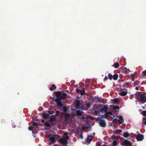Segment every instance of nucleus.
<instances>
[{
    "mask_svg": "<svg viewBox=\"0 0 146 146\" xmlns=\"http://www.w3.org/2000/svg\"><path fill=\"white\" fill-rule=\"evenodd\" d=\"M135 98L139 102L144 103L146 102V93L142 92H138L136 94Z\"/></svg>",
    "mask_w": 146,
    "mask_h": 146,
    "instance_id": "nucleus-1",
    "label": "nucleus"
},
{
    "mask_svg": "<svg viewBox=\"0 0 146 146\" xmlns=\"http://www.w3.org/2000/svg\"><path fill=\"white\" fill-rule=\"evenodd\" d=\"M51 135V134H50L48 136V137H49L50 140L51 142V143H49V145H51L52 143H54L56 142L55 137H56V138H59L60 137V136L57 135H53V136L50 137Z\"/></svg>",
    "mask_w": 146,
    "mask_h": 146,
    "instance_id": "nucleus-2",
    "label": "nucleus"
},
{
    "mask_svg": "<svg viewBox=\"0 0 146 146\" xmlns=\"http://www.w3.org/2000/svg\"><path fill=\"white\" fill-rule=\"evenodd\" d=\"M97 120L99 121L98 123L100 126L103 127H104L106 126V124L105 120L98 118Z\"/></svg>",
    "mask_w": 146,
    "mask_h": 146,
    "instance_id": "nucleus-3",
    "label": "nucleus"
},
{
    "mask_svg": "<svg viewBox=\"0 0 146 146\" xmlns=\"http://www.w3.org/2000/svg\"><path fill=\"white\" fill-rule=\"evenodd\" d=\"M38 123L35 122H34L33 124V127L35 129L34 130L32 131V133L33 134L36 133L38 130Z\"/></svg>",
    "mask_w": 146,
    "mask_h": 146,
    "instance_id": "nucleus-4",
    "label": "nucleus"
},
{
    "mask_svg": "<svg viewBox=\"0 0 146 146\" xmlns=\"http://www.w3.org/2000/svg\"><path fill=\"white\" fill-rule=\"evenodd\" d=\"M122 145L124 146H131L132 144L127 139H125Z\"/></svg>",
    "mask_w": 146,
    "mask_h": 146,
    "instance_id": "nucleus-5",
    "label": "nucleus"
},
{
    "mask_svg": "<svg viewBox=\"0 0 146 146\" xmlns=\"http://www.w3.org/2000/svg\"><path fill=\"white\" fill-rule=\"evenodd\" d=\"M136 139L137 141H141L143 139L144 136L142 134H137L136 137Z\"/></svg>",
    "mask_w": 146,
    "mask_h": 146,
    "instance_id": "nucleus-6",
    "label": "nucleus"
},
{
    "mask_svg": "<svg viewBox=\"0 0 146 146\" xmlns=\"http://www.w3.org/2000/svg\"><path fill=\"white\" fill-rule=\"evenodd\" d=\"M59 142L61 143L63 145H65L68 143V141L64 138H61L59 140Z\"/></svg>",
    "mask_w": 146,
    "mask_h": 146,
    "instance_id": "nucleus-7",
    "label": "nucleus"
},
{
    "mask_svg": "<svg viewBox=\"0 0 146 146\" xmlns=\"http://www.w3.org/2000/svg\"><path fill=\"white\" fill-rule=\"evenodd\" d=\"M56 120V116L54 115H51L50 117V119L49 122L52 124V122L55 121Z\"/></svg>",
    "mask_w": 146,
    "mask_h": 146,
    "instance_id": "nucleus-8",
    "label": "nucleus"
},
{
    "mask_svg": "<svg viewBox=\"0 0 146 146\" xmlns=\"http://www.w3.org/2000/svg\"><path fill=\"white\" fill-rule=\"evenodd\" d=\"M67 96V94L64 93L62 94V96H60L59 97L62 100H64L66 98Z\"/></svg>",
    "mask_w": 146,
    "mask_h": 146,
    "instance_id": "nucleus-9",
    "label": "nucleus"
},
{
    "mask_svg": "<svg viewBox=\"0 0 146 146\" xmlns=\"http://www.w3.org/2000/svg\"><path fill=\"white\" fill-rule=\"evenodd\" d=\"M127 90L126 89L125 90V91L121 92H120L119 95L122 96H124L127 95Z\"/></svg>",
    "mask_w": 146,
    "mask_h": 146,
    "instance_id": "nucleus-10",
    "label": "nucleus"
},
{
    "mask_svg": "<svg viewBox=\"0 0 146 146\" xmlns=\"http://www.w3.org/2000/svg\"><path fill=\"white\" fill-rule=\"evenodd\" d=\"M119 125H120L123 123L124 122L122 116L121 115H120L119 117Z\"/></svg>",
    "mask_w": 146,
    "mask_h": 146,
    "instance_id": "nucleus-11",
    "label": "nucleus"
},
{
    "mask_svg": "<svg viewBox=\"0 0 146 146\" xmlns=\"http://www.w3.org/2000/svg\"><path fill=\"white\" fill-rule=\"evenodd\" d=\"M68 133L66 132L64 134L63 138L66 140H68L69 139V137L68 135Z\"/></svg>",
    "mask_w": 146,
    "mask_h": 146,
    "instance_id": "nucleus-12",
    "label": "nucleus"
},
{
    "mask_svg": "<svg viewBox=\"0 0 146 146\" xmlns=\"http://www.w3.org/2000/svg\"><path fill=\"white\" fill-rule=\"evenodd\" d=\"M76 108L78 109L79 108V107L80 106V101L79 100H77L76 101Z\"/></svg>",
    "mask_w": 146,
    "mask_h": 146,
    "instance_id": "nucleus-13",
    "label": "nucleus"
},
{
    "mask_svg": "<svg viewBox=\"0 0 146 146\" xmlns=\"http://www.w3.org/2000/svg\"><path fill=\"white\" fill-rule=\"evenodd\" d=\"M42 117L44 119H46L48 117H49V115L47 113H44L42 114Z\"/></svg>",
    "mask_w": 146,
    "mask_h": 146,
    "instance_id": "nucleus-14",
    "label": "nucleus"
},
{
    "mask_svg": "<svg viewBox=\"0 0 146 146\" xmlns=\"http://www.w3.org/2000/svg\"><path fill=\"white\" fill-rule=\"evenodd\" d=\"M92 137L91 136H89L86 139V141L88 142H90L92 140Z\"/></svg>",
    "mask_w": 146,
    "mask_h": 146,
    "instance_id": "nucleus-15",
    "label": "nucleus"
},
{
    "mask_svg": "<svg viewBox=\"0 0 146 146\" xmlns=\"http://www.w3.org/2000/svg\"><path fill=\"white\" fill-rule=\"evenodd\" d=\"M61 100H62L60 97H57L55 100H52V102L55 101L56 103L61 102Z\"/></svg>",
    "mask_w": 146,
    "mask_h": 146,
    "instance_id": "nucleus-16",
    "label": "nucleus"
},
{
    "mask_svg": "<svg viewBox=\"0 0 146 146\" xmlns=\"http://www.w3.org/2000/svg\"><path fill=\"white\" fill-rule=\"evenodd\" d=\"M83 113V111H81L77 110L76 112V114L78 116L81 115Z\"/></svg>",
    "mask_w": 146,
    "mask_h": 146,
    "instance_id": "nucleus-17",
    "label": "nucleus"
},
{
    "mask_svg": "<svg viewBox=\"0 0 146 146\" xmlns=\"http://www.w3.org/2000/svg\"><path fill=\"white\" fill-rule=\"evenodd\" d=\"M118 77V75L117 74H115L113 76V78L115 80H117V79Z\"/></svg>",
    "mask_w": 146,
    "mask_h": 146,
    "instance_id": "nucleus-18",
    "label": "nucleus"
},
{
    "mask_svg": "<svg viewBox=\"0 0 146 146\" xmlns=\"http://www.w3.org/2000/svg\"><path fill=\"white\" fill-rule=\"evenodd\" d=\"M55 94L57 97H59L61 95V92L60 91L55 92Z\"/></svg>",
    "mask_w": 146,
    "mask_h": 146,
    "instance_id": "nucleus-19",
    "label": "nucleus"
},
{
    "mask_svg": "<svg viewBox=\"0 0 146 146\" xmlns=\"http://www.w3.org/2000/svg\"><path fill=\"white\" fill-rule=\"evenodd\" d=\"M65 118L66 119L68 120L70 117V114L68 113H66L64 115Z\"/></svg>",
    "mask_w": 146,
    "mask_h": 146,
    "instance_id": "nucleus-20",
    "label": "nucleus"
},
{
    "mask_svg": "<svg viewBox=\"0 0 146 146\" xmlns=\"http://www.w3.org/2000/svg\"><path fill=\"white\" fill-rule=\"evenodd\" d=\"M129 133L127 132H126L123 133V136L125 138H127L129 136Z\"/></svg>",
    "mask_w": 146,
    "mask_h": 146,
    "instance_id": "nucleus-21",
    "label": "nucleus"
},
{
    "mask_svg": "<svg viewBox=\"0 0 146 146\" xmlns=\"http://www.w3.org/2000/svg\"><path fill=\"white\" fill-rule=\"evenodd\" d=\"M56 88V87L55 86V85L52 84V87L49 88L50 90L52 91L54 89H55Z\"/></svg>",
    "mask_w": 146,
    "mask_h": 146,
    "instance_id": "nucleus-22",
    "label": "nucleus"
},
{
    "mask_svg": "<svg viewBox=\"0 0 146 146\" xmlns=\"http://www.w3.org/2000/svg\"><path fill=\"white\" fill-rule=\"evenodd\" d=\"M101 111H104L105 112H106L108 110V108L105 106H104L103 108H102L101 110Z\"/></svg>",
    "mask_w": 146,
    "mask_h": 146,
    "instance_id": "nucleus-23",
    "label": "nucleus"
},
{
    "mask_svg": "<svg viewBox=\"0 0 146 146\" xmlns=\"http://www.w3.org/2000/svg\"><path fill=\"white\" fill-rule=\"evenodd\" d=\"M113 66L114 68H117L119 67V64L118 62H116L114 64Z\"/></svg>",
    "mask_w": 146,
    "mask_h": 146,
    "instance_id": "nucleus-24",
    "label": "nucleus"
},
{
    "mask_svg": "<svg viewBox=\"0 0 146 146\" xmlns=\"http://www.w3.org/2000/svg\"><path fill=\"white\" fill-rule=\"evenodd\" d=\"M108 78L110 80H112L113 78V75L109 73L108 74Z\"/></svg>",
    "mask_w": 146,
    "mask_h": 146,
    "instance_id": "nucleus-25",
    "label": "nucleus"
},
{
    "mask_svg": "<svg viewBox=\"0 0 146 146\" xmlns=\"http://www.w3.org/2000/svg\"><path fill=\"white\" fill-rule=\"evenodd\" d=\"M85 90L84 89V88H83L82 90H81V91H80V93L81 95L82 96L84 95L85 94Z\"/></svg>",
    "mask_w": 146,
    "mask_h": 146,
    "instance_id": "nucleus-26",
    "label": "nucleus"
},
{
    "mask_svg": "<svg viewBox=\"0 0 146 146\" xmlns=\"http://www.w3.org/2000/svg\"><path fill=\"white\" fill-rule=\"evenodd\" d=\"M63 111L64 112H66L67 111L68 108L66 106H64L63 107Z\"/></svg>",
    "mask_w": 146,
    "mask_h": 146,
    "instance_id": "nucleus-27",
    "label": "nucleus"
},
{
    "mask_svg": "<svg viewBox=\"0 0 146 146\" xmlns=\"http://www.w3.org/2000/svg\"><path fill=\"white\" fill-rule=\"evenodd\" d=\"M139 83V82L138 80L135 81L134 83V86H135L138 85Z\"/></svg>",
    "mask_w": 146,
    "mask_h": 146,
    "instance_id": "nucleus-28",
    "label": "nucleus"
},
{
    "mask_svg": "<svg viewBox=\"0 0 146 146\" xmlns=\"http://www.w3.org/2000/svg\"><path fill=\"white\" fill-rule=\"evenodd\" d=\"M121 131H122V130L121 129H119V130L116 129L115 130V132L116 134H118L119 133L121 132Z\"/></svg>",
    "mask_w": 146,
    "mask_h": 146,
    "instance_id": "nucleus-29",
    "label": "nucleus"
},
{
    "mask_svg": "<svg viewBox=\"0 0 146 146\" xmlns=\"http://www.w3.org/2000/svg\"><path fill=\"white\" fill-rule=\"evenodd\" d=\"M117 141L116 140H114L113 142V146H115L117 145Z\"/></svg>",
    "mask_w": 146,
    "mask_h": 146,
    "instance_id": "nucleus-30",
    "label": "nucleus"
},
{
    "mask_svg": "<svg viewBox=\"0 0 146 146\" xmlns=\"http://www.w3.org/2000/svg\"><path fill=\"white\" fill-rule=\"evenodd\" d=\"M44 125L46 127H50V124L47 122H46L44 123Z\"/></svg>",
    "mask_w": 146,
    "mask_h": 146,
    "instance_id": "nucleus-31",
    "label": "nucleus"
},
{
    "mask_svg": "<svg viewBox=\"0 0 146 146\" xmlns=\"http://www.w3.org/2000/svg\"><path fill=\"white\" fill-rule=\"evenodd\" d=\"M47 112L48 113V114L52 115V114L54 113V111H53L48 110L47 111Z\"/></svg>",
    "mask_w": 146,
    "mask_h": 146,
    "instance_id": "nucleus-32",
    "label": "nucleus"
},
{
    "mask_svg": "<svg viewBox=\"0 0 146 146\" xmlns=\"http://www.w3.org/2000/svg\"><path fill=\"white\" fill-rule=\"evenodd\" d=\"M142 122L144 124H146V117H144L143 119Z\"/></svg>",
    "mask_w": 146,
    "mask_h": 146,
    "instance_id": "nucleus-33",
    "label": "nucleus"
},
{
    "mask_svg": "<svg viewBox=\"0 0 146 146\" xmlns=\"http://www.w3.org/2000/svg\"><path fill=\"white\" fill-rule=\"evenodd\" d=\"M57 105L59 106H62L63 104L62 103L61 101L57 103Z\"/></svg>",
    "mask_w": 146,
    "mask_h": 146,
    "instance_id": "nucleus-34",
    "label": "nucleus"
},
{
    "mask_svg": "<svg viewBox=\"0 0 146 146\" xmlns=\"http://www.w3.org/2000/svg\"><path fill=\"white\" fill-rule=\"evenodd\" d=\"M91 105V104L90 103H87L86 104V107H88V108H90V107Z\"/></svg>",
    "mask_w": 146,
    "mask_h": 146,
    "instance_id": "nucleus-35",
    "label": "nucleus"
},
{
    "mask_svg": "<svg viewBox=\"0 0 146 146\" xmlns=\"http://www.w3.org/2000/svg\"><path fill=\"white\" fill-rule=\"evenodd\" d=\"M113 102H114L115 103H117L119 102V101L118 99L116 98L113 99Z\"/></svg>",
    "mask_w": 146,
    "mask_h": 146,
    "instance_id": "nucleus-36",
    "label": "nucleus"
},
{
    "mask_svg": "<svg viewBox=\"0 0 146 146\" xmlns=\"http://www.w3.org/2000/svg\"><path fill=\"white\" fill-rule=\"evenodd\" d=\"M60 113V111L58 110H57L56 111V113L55 115H54L55 116H58L59 115V114Z\"/></svg>",
    "mask_w": 146,
    "mask_h": 146,
    "instance_id": "nucleus-37",
    "label": "nucleus"
},
{
    "mask_svg": "<svg viewBox=\"0 0 146 146\" xmlns=\"http://www.w3.org/2000/svg\"><path fill=\"white\" fill-rule=\"evenodd\" d=\"M119 107L118 106H115L113 107V109H114V110H116V109L118 110L119 109Z\"/></svg>",
    "mask_w": 146,
    "mask_h": 146,
    "instance_id": "nucleus-38",
    "label": "nucleus"
},
{
    "mask_svg": "<svg viewBox=\"0 0 146 146\" xmlns=\"http://www.w3.org/2000/svg\"><path fill=\"white\" fill-rule=\"evenodd\" d=\"M98 101L99 102L102 103L103 102L104 100L103 99H102L101 98H99L98 99Z\"/></svg>",
    "mask_w": 146,
    "mask_h": 146,
    "instance_id": "nucleus-39",
    "label": "nucleus"
},
{
    "mask_svg": "<svg viewBox=\"0 0 146 146\" xmlns=\"http://www.w3.org/2000/svg\"><path fill=\"white\" fill-rule=\"evenodd\" d=\"M111 138L112 139H117V136H116L115 135H112L111 136Z\"/></svg>",
    "mask_w": 146,
    "mask_h": 146,
    "instance_id": "nucleus-40",
    "label": "nucleus"
},
{
    "mask_svg": "<svg viewBox=\"0 0 146 146\" xmlns=\"http://www.w3.org/2000/svg\"><path fill=\"white\" fill-rule=\"evenodd\" d=\"M101 145V143L98 141L96 143V146H100Z\"/></svg>",
    "mask_w": 146,
    "mask_h": 146,
    "instance_id": "nucleus-41",
    "label": "nucleus"
},
{
    "mask_svg": "<svg viewBox=\"0 0 146 146\" xmlns=\"http://www.w3.org/2000/svg\"><path fill=\"white\" fill-rule=\"evenodd\" d=\"M76 92L78 93H80V90L78 88H76Z\"/></svg>",
    "mask_w": 146,
    "mask_h": 146,
    "instance_id": "nucleus-42",
    "label": "nucleus"
},
{
    "mask_svg": "<svg viewBox=\"0 0 146 146\" xmlns=\"http://www.w3.org/2000/svg\"><path fill=\"white\" fill-rule=\"evenodd\" d=\"M142 115L145 116H146V111H143L142 112Z\"/></svg>",
    "mask_w": 146,
    "mask_h": 146,
    "instance_id": "nucleus-43",
    "label": "nucleus"
},
{
    "mask_svg": "<svg viewBox=\"0 0 146 146\" xmlns=\"http://www.w3.org/2000/svg\"><path fill=\"white\" fill-rule=\"evenodd\" d=\"M142 75L146 76V70L142 72Z\"/></svg>",
    "mask_w": 146,
    "mask_h": 146,
    "instance_id": "nucleus-44",
    "label": "nucleus"
},
{
    "mask_svg": "<svg viewBox=\"0 0 146 146\" xmlns=\"http://www.w3.org/2000/svg\"><path fill=\"white\" fill-rule=\"evenodd\" d=\"M33 126H30L28 127V129L30 131L32 130L33 129Z\"/></svg>",
    "mask_w": 146,
    "mask_h": 146,
    "instance_id": "nucleus-45",
    "label": "nucleus"
},
{
    "mask_svg": "<svg viewBox=\"0 0 146 146\" xmlns=\"http://www.w3.org/2000/svg\"><path fill=\"white\" fill-rule=\"evenodd\" d=\"M109 116L108 112H106L105 115V118L106 119Z\"/></svg>",
    "mask_w": 146,
    "mask_h": 146,
    "instance_id": "nucleus-46",
    "label": "nucleus"
},
{
    "mask_svg": "<svg viewBox=\"0 0 146 146\" xmlns=\"http://www.w3.org/2000/svg\"><path fill=\"white\" fill-rule=\"evenodd\" d=\"M88 128V127H87L84 126L82 127V130L84 131L86 129H87Z\"/></svg>",
    "mask_w": 146,
    "mask_h": 146,
    "instance_id": "nucleus-47",
    "label": "nucleus"
},
{
    "mask_svg": "<svg viewBox=\"0 0 146 146\" xmlns=\"http://www.w3.org/2000/svg\"><path fill=\"white\" fill-rule=\"evenodd\" d=\"M129 71V70L127 69L126 70H125L124 71V73L125 74H127V73Z\"/></svg>",
    "mask_w": 146,
    "mask_h": 146,
    "instance_id": "nucleus-48",
    "label": "nucleus"
},
{
    "mask_svg": "<svg viewBox=\"0 0 146 146\" xmlns=\"http://www.w3.org/2000/svg\"><path fill=\"white\" fill-rule=\"evenodd\" d=\"M84 106L83 105H82V106H80L79 108L81 110H83L84 108Z\"/></svg>",
    "mask_w": 146,
    "mask_h": 146,
    "instance_id": "nucleus-49",
    "label": "nucleus"
},
{
    "mask_svg": "<svg viewBox=\"0 0 146 146\" xmlns=\"http://www.w3.org/2000/svg\"><path fill=\"white\" fill-rule=\"evenodd\" d=\"M108 78L107 76H105V78L104 79V81L105 82L106 80H107L108 79Z\"/></svg>",
    "mask_w": 146,
    "mask_h": 146,
    "instance_id": "nucleus-50",
    "label": "nucleus"
},
{
    "mask_svg": "<svg viewBox=\"0 0 146 146\" xmlns=\"http://www.w3.org/2000/svg\"><path fill=\"white\" fill-rule=\"evenodd\" d=\"M99 98L97 96H95L94 97V99H96V100H98V99H99Z\"/></svg>",
    "mask_w": 146,
    "mask_h": 146,
    "instance_id": "nucleus-51",
    "label": "nucleus"
},
{
    "mask_svg": "<svg viewBox=\"0 0 146 146\" xmlns=\"http://www.w3.org/2000/svg\"><path fill=\"white\" fill-rule=\"evenodd\" d=\"M108 112L109 115H112V113L111 112L109 111V112Z\"/></svg>",
    "mask_w": 146,
    "mask_h": 146,
    "instance_id": "nucleus-52",
    "label": "nucleus"
},
{
    "mask_svg": "<svg viewBox=\"0 0 146 146\" xmlns=\"http://www.w3.org/2000/svg\"><path fill=\"white\" fill-rule=\"evenodd\" d=\"M125 85H126L127 86H129V83L126 82L125 83Z\"/></svg>",
    "mask_w": 146,
    "mask_h": 146,
    "instance_id": "nucleus-53",
    "label": "nucleus"
},
{
    "mask_svg": "<svg viewBox=\"0 0 146 146\" xmlns=\"http://www.w3.org/2000/svg\"><path fill=\"white\" fill-rule=\"evenodd\" d=\"M12 127L13 128H15V127L16 126L15 125V124L14 123H13V124H12Z\"/></svg>",
    "mask_w": 146,
    "mask_h": 146,
    "instance_id": "nucleus-54",
    "label": "nucleus"
},
{
    "mask_svg": "<svg viewBox=\"0 0 146 146\" xmlns=\"http://www.w3.org/2000/svg\"><path fill=\"white\" fill-rule=\"evenodd\" d=\"M131 81H134V76H133V75L132 76V78L131 79Z\"/></svg>",
    "mask_w": 146,
    "mask_h": 146,
    "instance_id": "nucleus-55",
    "label": "nucleus"
},
{
    "mask_svg": "<svg viewBox=\"0 0 146 146\" xmlns=\"http://www.w3.org/2000/svg\"><path fill=\"white\" fill-rule=\"evenodd\" d=\"M41 121L42 123H44L45 122L44 120L43 119H41Z\"/></svg>",
    "mask_w": 146,
    "mask_h": 146,
    "instance_id": "nucleus-56",
    "label": "nucleus"
},
{
    "mask_svg": "<svg viewBox=\"0 0 146 146\" xmlns=\"http://www.w3.org/2000/svg\"><path fill=\"white\" fill-rule=\"evenodd\" d=\"M135 89L137 90H138L139 89V88L138 87H136L135 88Z\"/></svg>",
    "mask_w": 146,
    "mask_h": 146,
    "instance_id": "nucleus-57",
    "label": "nucleus"
},
{
    "mask_svg": "<svg viewBox=\"0 0 146 146\" xmlns=\"http://www.w3.org/2000/svg\"><path fill=\"white\" fill-rule=\"evenodd\" d=\"M101 117L102 118H105V116H104V115H102Z\"/></svg>",
    "mask_w": 146,
    "mask_h": 146,
    "instance_id": "nucleus-58",
    "label": "nucleus"
},
{
    "mask_svg": "<svg viewBox=\"0 0 146 146\" xmlns=\"http://www.w3.org/2000/svg\"><path fill=\"white\" fill-rule=\"evenodd\" d=\"M50 98L51 99H53V100H54V97H50Z\"/></svg>",
    "mask_w": 146,
    "mask_h": 146,
    "instance_id": "nucleus-59",
    "label": "nucleus"
},
{
    "mask_svg": "<svg viewBox=\"0 0 146 146\" xmlns=\"http://www.w3.org/2000/svg\"><path fill=\"white\" fill-rule=\"evenodd\" d=\"M80 136L82 138L83 137V136L82 135H80Z\"/></svg>",
    "mask_w": 146,
    "mask_h": 146,
    "instance_id": "nucleus-60",
    "label": "nucleus"
},
{
    "mask_svg": "<svg viewBox=\"0 0 146 146\" xmlns=\"http://www.w3.org/2000/svg\"><path fill=\"white\" fill-rule=\"evenodd\" d=\"M141 107L143 108V109H145V108L143 106H141Z\"/></svg>",
    "mask_w": 146,
    "mask_h": 146,
    "instance_id": "nucleus-61",
    "label": "nucleus"
},
{
    "mask_svg": "<svg viewBox=\"0 0 146 146\" xmlns=\"http://www.w3.org/2000/svg\"><path fill=\"white\" fill-rule=\"evenodd\" d=\"M102 146H106V145L105 144L103 145Z\"/></svg>",
    "mask_w": 146,
    "mask_h": 146,
    "instance_id": "nucleus-62",
    "label": "nucleus"
},
{
    "mask_svg": "<svg viewBox=\"0 0 146 146\" xmlns=\"http://www.w3.org/2000/svg\"><path fill=\"white\" fill-rule=\"evenodd\" d=\"M64 146H68V145H67V144H66L65 145H64Z\"/></svg>",
    "mask_w": 146,
    "mask_h": 146,
    "instance_id": "nucleus-63",
    "label": "nucleus"
},
{
    "mask_svg": "<svg viewBox=\"0 0 146 146\" xmlns=\"http://www.w3.org/2000/svg\"><path fill=\"white\" fill-rule=\"evenodd\" d=\"M124 69H127V68L126 67H124Z\"/></svg>",
    "mask_w": 146,
    "mask_h": 146,
    "instance_id": "nucleus-64",
    "label": "nucleus"
}]
</instances>
